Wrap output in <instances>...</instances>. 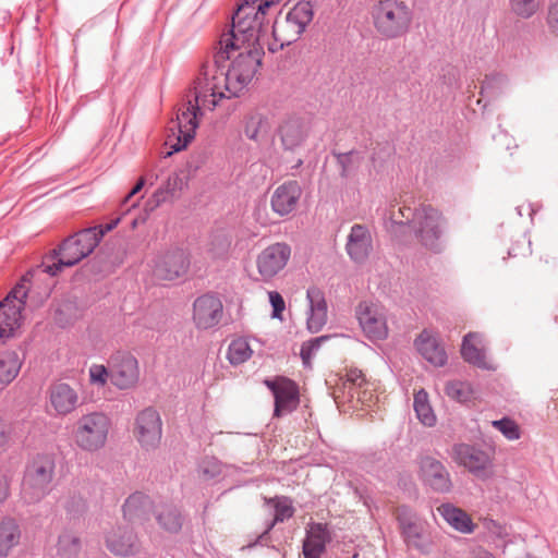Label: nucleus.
<instances>
[{
  "instance_id": "43",
  "label": "nucleus",
  "mask_w": 558,
  "mask_h": 558,
  "mask_svg": "<svg viewBox=\"0 0 558 558\" xmlns=\"http://www.w3.org/2000/svg\"><path fill=\"white\" fill-rule=\"evenodd\" d=\"M329 336H320L302 344L301 359L305 366H311L312 357L314 356L315 352L318 350L320 344L329 340Z\"/></svg>"
},
{
  "instance_id": "48",
  "label": "nucleus",
  "mask_w": 558,
  "mask_h": 558,
  "mask_svg": "<svg viewBox=\"0 0 558 558\" xmlns=\"http://www.w3.org/2000/svg\"><path fill=\"white\" fill-rule=\"evenodd\" d=\"M13 441L12 427L0 418V454L7 451Z\"/></svg>"
},
{
  "instance_id": "4",
  "label": "nucleus",
  "mask_w": 558,
  "mask_h": 558,
  "mask_svg": "<svg viewBox=\"0 0 558 558\" xmlns=\"http://www.w3.org/2000/svg\"><path fill=\"white\" fill-rule=\"evenodd\" d=\"M314 17L313 5L308 1L288 2L279 12L272 26L275 41L269 50L275 52L296 41Z\"/></svg>"
},
{
  "instance_id": "44",
  "label": "nucleus",
  "mask_w": 558,
  "mask_h": 558,
  "mask_svg": "<svg viewBox=\"0 0 558 558\" xmlns=\"http://www.w3.org/2000/svg\"><path fill=\"white\" fill-rule=\"evenodd\" d=\"M89 383L98 387H105L110 379V366L93 364L88 369Z\"/></svg>"
},
{
  "instance_id": "1",
  "label": "nucleus",
  "mask_w": 558,
  "mask_h": 558,
  "mask_svg": "<svg viewBox=\"0 0 558 558\" xmlns=\"http://www.w3.org/2000/svg\"><path fill=\"white\" fill-rule=\"evenodd\" d=\"M217 56L230 60L228 66L207 68L199 76L205 83L199 87L204 88L201 89L202 95L210 92L209 110L215 109L222 98L239 96L252 82L262 64L260 48L245 47L232 53L231 48L227 50L223 46Z\"/></svg>"
},
{
  "instance_id": "45",
  "label": "nucleus",
  "mask_w": 558,
  "mask_h": 558,
  "mask_svg": "<svg viewBox=\"0 0 558 558\" xmlns=\"http://www.w3.org/2000/svg\"><path fill=\"white\" fill-rule=\"evenodd\" d=\"M492 424L509 440H517L521 436L519 425L510 418L493 421Z\"/></svg>"
},
{
  "instance_id": "36",
  "label": "nucleus",
  "mask_w": 558,
  "mask_h": 558,
  "mask_svg": "<svg viewBox=\"0 0 558 558\" xmlns=\"http://www.w3.org/2000/svg\"><path fill=\"white\" fill-rule=\"evenodd\" d=\"M270 131L268 119L260 113H254L247 117L244 133L245 136L254 142L263 141Z\"/></svg>"
},
{
  "instance_id": "50",
  "label": "nucleus",
  "mask_w": 558,
  "mask_h": 558,
  "mask_svg": "<svg viewBox=\"0 0 558 558\" xmlns=\"http://www.w3.org/2000/svg\"><path fill=\"white\" fill-rule=\"evenodd\" d=\"M354 395L356 396L357 401L361 402V404L363 405L369 407L376 400V396L373 393V390L369 389V386H364L361 389H354L352 397Z\"/></svg>"
},
{
  "instance_id": "31",
  "label": "nucleus",
  "mask_w": 558,
  "mask_h": 558,
  "mask_svg": "<svg viewBox=\"0 0 558 558\" xmlns=\"http://www.w3.org/2000/svg\"><path fill=\"white\" fill-rule=\"evenodd\" d=\"M185 185L184 179L179 173L174 172L170 174L153 194L149 204H153V208H156L162 203L179 198Z\"/></svg>"
},
{
  "instance_id": "51",
  "label": "nucleus",
  "mask_w": 558,
  "mask_h": 558,
  "mask_svg": "<svg viewBox=\"0 0 558 558\" xmlns=\"http://www.w3.org/2000/svg\"><path fill=\"white\" fill-rule=\"evenodd\" d=\"M547 25L550 32L558 37V0L548 8Z\"/></svg>"
},
{
  "instance_id": "21",
  "label": "nucleus",
  "mask_w": 558,
  "mask_h": 558,
  "mask_svg": "<svg viewBox=\"0 0 558 558\" xmlns=\"http://www.w3.org/2000/svg\"><path fill=\"white\" fill-rule=\"evenodd\" d=\"M80 396L74 387L66 383L57 381L48 389V405L54 415L65 416L76 410Z\"/></svg>"
},
{
  "instance_id": "9",
  "label": "nucleus",
  "mask_w": 558,
  "mask_h": 558,
  "mask_svg": "<svg viewBox=\"0 0 558 558\" xmlns=\"http://www.w3.org/2000/svg\"><path fill=\"white\" fill-rule=\"evenodd\" d=\"M372 15L378 34L388 39L405 34L411 23L408 7L399 0L378 1L373 7Z\"/></svg>"
},
{
  "instance_id": "34",
  "label": "nucleus",
  "mask_w": 558,
  "mask_h": 558,
  "mask_svg": "<svg viewBox=\"0 0 558 558\" xmlns=\"http://www.w3.org/2000/svg\"><path fill=\"white\" fill-rule=\"evenodd\" d=\"M151 508L149 498L141 493L129 496L123 505V515L129 521L144 520Z\"/></svg>"
},
{
  "instance_id": "40",
  "label": "nucleus",
  "mask_w": 558,
  "mask_h": 558,
  "mask_svg": "<svg viewBox=\"0 0 558 558\" xmlns=\"http://www.w3.org/2000/svg\"><path fill=\"white\" fill-rule=\"evenodd\" d=\"M80 548L81 541L76 535L72 533H65L62 536H60L58 543V550L59 554H61L65 558L75 556L80 551Z\"/></svg>"
},
{
  "instance_id": "16",
  "label": "nucleus",
  "mask_w": 558,
  "mask_h": 558,
  "mask_svg": "<svg viewBox=\"0 0 558 558\" xmlns=\"http://www.w3.org/2000/svg\"><path fill=\"white\" fill-rule=\"evenodd\" d=\"M265 385L274 393V416L280 417L296 410L300 403V391L299 386L293 380L277 377L274 380H265Z\"/></svg>"
},
{
  "instance_id": "20",
  "label": "nucleus",
  "mask_w": 558,
  "mask_h": 558,
  "mask_svg": "<svg viewBox=\"0 0 558 558\" xmlns=\"http://www.w3.org/2000/svg\"><path fill=\"white\" fill-rule=\"evenodd\" d=\"M373 251V238L368 226L355 223L345 242V252L355 264L365 263Z\"/></svg>"
},
{
  "instance_id": "28",
  "label": "nucleus",
  "mask_w": 558,
  "mask_h": 558,
  "mask_svg": "<svg viewBox=\"0 0 558 558\" xmlns=\"http://www.w3.org/2000/svg\"><path fill=\"white\" fill-rule=\"evenodd\" d=\"M461 355L463 360L481 368H493L486 357V351L483 343V337L477 332H469L464 336L461 345Z\"/></svg>"
},
{
  "instance_id": "19",
  "label": "nucleus",
  "mask_w": 558,
  "mask_h": 558,
  "mask_svg": "<svg viewBox=\"0 0 558 558\" xmlns=\"http://www.w3.org/2000/svg\"><path fill=\"white\" fill-rule=\"evenodd\" d=\"M189 265L186 252L181 248H172L157 257L154 275L160 280H174L187 271Z\"/></svg>"
},
{
  "instance_id": "3",
  "label": "nucleus",
  "mask_w": 558,
  "mask_h": 558,
  "mask_svg": "<svg viewBox=\"0 0 558 558\" xmlns=\"http://www.w3.org/2000/svg\"><path fill=\"white\" fill-rule=\"evenodd\" d=\"M100 240L101 232H98L97 228L85 229L68 238L58 251L54 250L46 256L41 264L43 271L57 276L63 268L72 267L92 254Z\"/></svg>"
},
{
  "instance_id": "11",
  "label": "nucleus",
  "mask_w": 558,
  "mask_h": 558,
  "mask_svg": "<svg viewBox=\"0 0 558 558\" xmlns=\"http://www.w3.org/2000/svg\"><path fill=\"white\" fill-rule=\"evenodd\" d=\"M292 258V247L284 241L274 242L265 246L255 258L256 271L259 279L270 282L279 277Z\"/></svg>"
},
{
  "instance_id": "10",
  "label": "nucleus",
  "mask_w": 558,
  "mask_h": 558,
  "mask_svg": "<svg viewBox=\"0 0 558 558\" xmlns=\"http://www.w3.org/2000/svg\"><path fill=\"white\" fill-rule=\"evenodd\" d=\"M355 317L368 340L383 341L388 338V312L381 303L371 300L361 301L355 307Z\"/></svg>"
},
{
  "instance_id": "15",
  "label": "nucleus",
  "mask_w": 558,
  "mask_h": 558,
  "mask_svg": "<svg viewBox=\"0 0 558 558\" xmlns=\"http://www.w3.org/2000/svg\"><path fill=\"white\" fill-rule=\"evenodd\" d=\"M110 381L118 389L126 390L136 386L140 379L137 359L130 352H117L109 360Z\"/></svg>"
},
{
  "instance_id": "2",
  "label": "nucleus",
  "mask_w": 558,
  "mask_h": 558,
  "mask_svg": "<svg viewBox=\"0 0 558 558\" xmlns=\"http://www.w3.org/2000/svg\"><path fill=\"white\" fill-rule=\"evenodd\" d=\"M270 4L267 1L252 0L241 4L232 17V29L220 44L231 52L242 48H259L262 36L266 33V12Z\"/></svg>"
},
{
  "instance_id": "17",
  "label": "nucleus",
  "mask_w": 558,
  "mask_h": 558,
  "mask_svg": "<svg viewBox=\"0 0 558 558\" xmlns=\"http://www.w3.org/2000/svg\"><path fill=\"white\" fill-rule=\"evenodd\" d=\"M302 196V187L299 182L291 180L277 186L270 195V208L280 218L293 214Z\"/></svg>"
},
{
  "instance_id": "41",
  "label": "nucleus",
  "mask_w": 558,
  "mask_h": 558,
  "mask_svg": "<svg viewBox=\"0 0 558 558\" xmlns=\"http://www.w3.org/2000/svg\"><path fill=\"white\" fill-rule=\"evenodd\" d=\"M539 7V0H511V10L522 19H529L534 15Z\"/></svg>"
},
{
  "instance_id": "38",
  "label": "nucleus",
  "mask_w": 558,
  "mask_h": 558,
  "mask_svg": "<svg viewBox=\"0 0 558 558\" xmlns=\"http://www.w3.org/2000/svg\"><path fill=\"white\" fill-rule=\"evenodd\" d=\"M252 353L248 341L245 338H238L230 343L227 357L232 365H239L246 362Z\"/></svg>"
},
{
  "instance_id": "24",
  "label": "nucleus",
  "mask_w": 558,
  "mask_h": 558,
  "mask_svg": "<svg viewBox=\"0 0 558 558\" xmlns=\"http://www.w3.org/2000/svg\"><path fill=\"white\" fill-rule=\"evenodd\" d=\"M420 477L426 485L439 493H448L452 487L447 469L440 461L432 457L421 459Z\"/></svg>"
},
{
  "instance_id": "18",
  "label": "nucleus",
  "mask_w": 558,
  "mask_h": 558,
  "mask_svg": "<svg viewBox=\"0 0 558 558\" xmlns=\"http://www.w3.org/2000/svg\"><path fill=\"white\" fill-rule=\"evenodd\" d=\"M223 315V305L213 294L198 296L193 304V322L198 329H209L219 324Z\"/></svg>"
},
{
  "instance_id": "23",
  "label": "nucleus",
  "mask_w": 558,
  "mask_h": 558,
  "mask_svg": "<svg viewBox=\"0 0 558 558\" xmlns=\"http://www.w3.org/2000/svg\"><path fill=\"white\" fill-rule=\"evenodd\" d=\"M310 134V125L298 117L283 120L278 128V136L286 150L295 151L304 146Z\"/></svg>"
},
{
  "instance_id": "27",
  "label": "nucleus",
  "mask_w": 558,
  "mask_h": 558,
  "mask_svg": "<svg viewBox=\"0 0 558 558\" xmlns=\"http://www.w3.org/2000/svg\"><path fill=\"white\" fill-rule=\"evenodd\" d=\"M331 539L327 524L310 523L306 527V536L303 542L304 558H320L326 544Z\"/></svg>"
},
{
  "instance_id": "37",
  "label": "nucleus",
  "mask_w": 558,
  "mask_h": 558,
  "mask_svg": "<svg viewBox=\"0 0 558 558\" xmlns=\"http://www.w3.org/2000/svg\"><path fill=\"white\" fill-rule=\"evenodd\" d=\"M414 411L423 425L432 427L436 424V414L424 389L416 391L414 395Z\"/></svg>"
},
{
  "instance_id": "47",
  "label": "nucleus",
  "mask_w": 558,
  "mask_h": 558,
  "mask_svg": "<svg viewBox=\"0 0 558 558\" xmlns=\"http://www.w3.org/2000/svg\"><path fill=\"white\" fill-rule=\"evenodd\" d=\"M344 387L350 388L351 390L361 389L364 386H371V384L366 380L365 375L361 369L357 368H348L344 375Z\"/></svg>"
},
{
  "instance_id": "33",
  "label": "nucleus",
  "mask_w": 558,
  "mask_h": 558,
  "mask_svg": "<svg viewBox=\"0 0 558 558\" xmlns=\"http://www.w3.org/2000/svg\"><path fill=\"white\" fill-rule=\"evenodd\" d=\"M22 530L16 520L4 518L0 521V557H8L20 545Z\"/></svg>"
},
{
  "instance_id": "56",
  "label": "nucleus",
  "mask_w": 558,
  "mask_h": 558,
  "mask_svg": "<svg viewBox=\"0 0 558 558\" xmlns=\"http://www.w3.org/2000/svg\"><path fill=\"white\" fill-rule=\"evenodd\" d=\"M482 558H495L492 554H485Z\"/></svg>"
},
{
  "instance_id": "14",
  "label": "nucleus",
  "mask_w": 558,
  "mask_h": 558,
  "mask_svg": "<svg viewBox=\"0 0 558 558\" xmlns=\"http://www.w3.org/2000/svg\"><path fill=\"white\" fill-rule=\"evenodd\" d=\"M452 460L480 478L493 475V458L489 452L468 444H458L452 448Z\"/></svg>"
},
{
  "instance_id": "55",
  "label": "nucleus",
  "mask_w": 558,
  "mask_h": 558,
  "mask_svg": "<svg viewBox=\"0 0 558 558\" xmlns=\"http://www.w3.org/2000/svg\"><path fill=\"white\" fill-rule=\"evenodd\" d=\"M410 210H411V209H410V208H407V207L399 208V213H400V215H401L402 217H405V218H408V217H409V215H405V211L410 213Z\"/></svg>"
},
{
  "instance_id": "54",
  "label": "nucleus",
  "mask_w": 558,
  "mask_h": 558,
  "mask_svg": "<svg viewBox=\"0 0 558 558\" xmlns=\"http://www.w3.org/2000/svg\"><path fill=\"white\" fill-rule=\"evenodd\" d=\"M119 221H120V219L118 218V219L111 221L110 223L106 225L105 227H102V226L96 227L97 231L101 232V238H102L107 232L114 229L118 226Z\"/></svg>"
},
{
  "instance_id": "26",
  "label": "nucleus",
  "mask_w": 558,
  "mask_h": 558,
  "mask_svg": "<svg viewBox=\"0 0 558 558\" xmlns=\"http://www.w3.org/2000/svg\"><path fill=\"white\" fill-rule=\"evenodd\" d=\"M416 351L430 364L435 366H444L447 361V354L441 347L438 337L424 329L414 340Z\"/></svg>"
},
{
  "instance_id": "12",
  "label": "nucleus",
  "mask_w": 558,
  "mask_h": 558,
  "mask_svg": "<svg viewBox=\"0 0 558 558\" xmlns=\"http://www.w3.org/2000/svg\"><path fill=\"white\" fill-rule=\"evenodd\" d=\"M133 436L146 451L158 448L162 438V420L156 409L148 407L137 413L133 424Z\"/></svg>"
},
{
  "instance_id": "13",
  "label": "nucleus",
  "mask_w": 558,
  "mask_h": 558,
  "mask_svg": "<svg viewBox=\"0 0 558 558\" xmlns=\"http://www.w3.org/2000/svg\"><path fill=\"white\" fill-rule=\"evenodd\" d=\"M26 296V287L17 284L0 303V338L13 336L21 327Z\"/></svg>"
},
{
  "instance_id": "46",
  "label": "nucleus",
  "mask_w": 558,
  "mask_h": 558,
  "mask_svg": "<svg viewBox=\"0 0 558 558\" xmlns=\"http://www.w3.org/2000/svg\"><path fill=\"white\" fill-rule=\"evenodd\" d=\"M221 473V465L215 458L204 459L198 466V475L204 481L217 477Z\"/></svg>"
},
{
  "instance_id": "52",
  "label": "nucleus",
  "mask_w": 558,
  "mask_h": 558,
  "mask_svg": "<svg viewBox=\"0 0 558 558\" xmlns=\"http://www.w3.org/2000/svg\"><path fill=\"white\" fill-rule=\"evenodd\" d=\"M10 496V480L8 475L0 471V504L4 502Z\"/></svg>"
},
{
  "instance_id": "25",
  "label": "nucleus",
  "mask_w": 558,
  "mask_h": 558,
  "mask_svg": "<svg viewBox=\"0 0 558 558\" xmlns=\"http://www.w3.org/2000/svg\"><path fill=\"white\" fill-rule=\"evenodd\" d=\"M395 517L405 543L416 548L421 547L424 536V524L414 510L405 505H401L396 508Z\"/></svg>"
},
{
  "instance_id": "57",
  "label": "nucleus",
  "mask_w": 558,
  "mask_h": 558,
  "mask_svg": "<svg viewBox=\"0 0 558 558\" xmlns=\"http://www.w3.org/2000/svg\"><path fill=\"white\" fill-rule=\"evenodd\" d=\"M132 227H133V228H135V227H136V220H134V221H133Z\"/></svg>"
},
{
  "instance_id": "53",
  "label": "nucleus",
  "mask_w": 558,
  "mask_h": 558,
  "mask_svg": "<svg viewBox=\"0 0 558 558\" xmlns=\"http://www.w3.org/2000/svg\"><path fill=\"white\" fill-rule=\"evenodd\" d=\"M144 184H145V179L142 177L138 179L137 183L130 191V193L125 196L124 202H128L131 197H133L135 194H137L143 189Z\"/></svg>"
},
{
  "instance_id": "29",
  "label": "nucleus",
  "mask_w": 558,
  "mask_h": 558,
  "mask_svg": "<svg viewBox=\"0 0 558 558\" xmlns=\"http://www.w3.org/2000/svg\"><path fill=\"white\" fill-rule=\"evenodd\" d=\"M439 515L456 531L462 534H472L477 524L473 522L471 515L452 504H441L437 507Z\"/></svg>"
},
{
  "instance_id": "39",
  "label": "nucleus",
  "mask_w": 558,
  "mask_h": 558,
  "mask_svg": "<svg viewBox=\"0 0 558 558\" xmlns=\"http://www.w3.org/2000/svg\"><path fill=\"white\" fill-rule=\"evenodd\" d=\"M446 393L451 399L459 402H468L473 396L474 391L470 383L466 381H451L446 386Z\"/></svg>"
},
{
  "instance_id": "5",
  "label": "nucleus",
  "mask_w": 558,
  "mask_h": 558,
  "mask_svg": "<svg viewBox=\"0 0 558 558\" xmlns=\"http://www.w3.org/2000/svg\"><path fill=\"white\" fill-rule=\"evenodd\" d=\"M202 85H205V83L198 76L194 86V98L183 104L182 107L178 109L175 119L171 120V135L169 138L172 136L175 137V142L172 145L173 151L184 149L194 138L195 131L198 126L197 116L201 106L209 109L210 92H205L204 95H202V88H199Z\"/></svg>"
},
{
  "instance_id": "42",
  "label": "nucleus",
  "mask_w": 558,
  "mask_h": 558,
  "mask_svg": "<svg viewBox=\"0 0 558 558\" xmlns=\"http://www.w3.org/2000/svg\"><path fill=\"white\" fill-rule=\"evenodd\" d=\"M275 507V521L282 522L287 519H290L294 514V508L292 506V501L288 497H276L270 499Z\"/></svg>"
},
{
  "instance_id": "8",
  "label": "nucleus",
  "mask_w": 558,
  "mask_h": 558,
  "mask_svg": "<svg viewBox=\"0 0 558 558\" xmlns=\"http://www.w3.org/2000/svg\"><path fill=\"white\" fill-rule=\"evenodd\" d=\"M56 463L50 454H38L26 468L21 495L25 502L36 504L50 492Z\"/></svg>"
},
{
  "instance_id": "7",
  "label": "nucleus",
  "mask_w": 558,
  "mask_h": 558,
  "mask_svg": "<svg viewBox=\"0 0 558 558\" xmlns=\"http://www.w3.org/2000/svg\"><path fill=\"white\" fill-rule=\"evenodd\" d=\"M111 430V420L104 412L83 414L75 423L73 440L82 451L94 453L102 449Z\"/></svg>"
},
{
  "instance_id": "30",
  "label": "nucleus",
  "mask_w": 558,
  "mask_h": 558,
  "mask_svg": "<svg viewBox=\"0 0 558 558\" xmlns=\"http://www.w3.org/2000/svg\"><path fill=\"white\" fill-rule=\"evenodd\" d=\"M310 315L307 317V329L311 332H318L327 323V303L319 290H308Z\"/></svg>"
},
{
  "instance_id": "22",
  "label": "nucleus",
  "mask_w": 558,
  "mask_h": 558,
  "mask_svg": "<svg viewBox=\"0 0 558 558\" xmlns=\"http://www.w3.org/2000/svg\"><path fill=\"white\" fill-rule=\"evenodd\" d=\"M107 549L116 556L134 555L140 547L138 538L129 525L111 527L105 537Z\"/></svg>"
},
{
  "instance_id": "32",
  "label": "nucleus",
  "mask_w": 558,
  "mask_h": 558,
  "mask_svg": "<svg viewBox=\"0 0 558 558\" xmlns=\"http://www.w3.org/2000/svg\"><path fill=\"white\" fill-rule=\"evenodd\" d=\"M155 519L163 533L177 534L183 526L181 511L171 504H161L155 508Z\"/></svg>"
},
{
  "instance_id": "49",
  "label": "nucleus",
  "mask_w": 558,
  "mask_h": 558,
  "mask_svg": "<svg viewBox=\"0 0 558 558\" xmlns=\"http://www.w3.org/2000/svg\"><path fill=\"white\" fill-rule=\"evenodd\" d=\"M269 302L272 306V314L271 316L274 318H282V313L286 308V303L282 298V295L277 291H269L268 292Z\"/></svg>"
},
{
  "instance_id": "35",
  "label": "nucleus",
  "mask_w": 558,
  "mask_h": 558,
  "mask_svg": "<svg viewBox=\"0 0 558 558\" xmlns=\"http://www.w3.org/2000/svg\"><path fill=\"white\" fill-rule=\"evenodd\" d=\"M22 359L17 351L9 350L0 355V384H10L19 374Z\"/></svg>"
},
{
  "instance_id": "6",
  "label": "nucleus",
  "mask_w": 558,
  "mask_h": 558,
  "mask_svg": "<svg viewBox=\"0 0 558 558\" xmlns=\"http://www.w3.org/2000/svg\"><path fill=\"white\" fill-rule=\"evenodd\" d=\"M446 218L442 211L430 204H422L415 208L412 218V229L418 244L424 248L440 253L441 236Z\"/></svg>"
}]
</instances>
